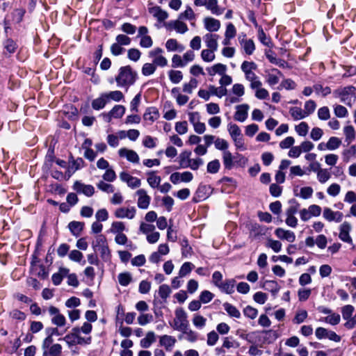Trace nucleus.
<instances>
[{
	"label": "nucleus",
	"mask_w": 356,
	"mask_h": 356,
	"mask_svg": "<svg viewBox=\"0 0 356 356\" xmlns=\"http://www.w3.org/2000/svg\"><path fill=\"white\" fill-rule=\"evenodd\" d=\"M197 81L195 79L192 78L188 83H186L183 85V91L186 93L191 94L193 89L197 87Z\"/></svg>",
	"instance_id": "49530a36"
},
{
	"label": "nucleus",
	"mask_w": 356,
	"mask_h": 356,
	"mask_svg": "<svg viewBox=\"0 0 356 356\" xmlns=\"http://www.w3.org/2000/svg\"><path fill=\"white\" fill-rule=\"evenodd\" d=\"M282 73L277 69L272 70V72L267 75L266 82L270 86H274L277 84L280 81V76H282Z\"/></svg>",
	"instance_id": "7c9ffc66"
},
{
	"label": "nucleus",
	"mask_w": 356,
	"mask_h": 356,
	"mask_svg": "<svg viewBox=\"0 0 356 356\" xmlns=\"http://www.w3.org/2000/svg\"><path fill=\"white\" fill-rule=\"evenodd\" d=\"M51 323L57 327H63L66 324V318L62 314L59 313L56 316L52 317Z\"/></svg>",
	"instance_id": "bf43d9fd"
},
{
	"label": "nucleus",
	"mask_w": 356,
	"mask_h": 356,
	"mask_svg": "<svg viewBox=\"0 0 356 356\" xmlns=\"http://www.w3.org/2000/svg\"><path fill=\"white\" fill-rule=\"evenodd\" d=\"M159 115V112L156 108H149L146 111L143 118L146 122L152 123L158 119Z\"/></svg>",
	"instance_id": "f704fd0d"
},
{
	"label": "nucleus",
	"mask_w": 356,
	"mask_h": 356,
	"mask_svg": "<svg viewBox=\"0 0 356 356\" xmlns=\"http://www.w3.org/2000/svg\"><path fill=\"white\" fill-rule=\"evenodd\" d=\"M242 72L245 74V78L248 81H253L258 76L254 73V70H257V65L252 61H243L241 66Z\"/></svg>",
	"instance_id": "423d86ee"
},
{
	"label": "nucleus",
	"mask_w": 356,
	"mask_h": 356,
	"mask_svg": "<svg viewBox=\"0 0 356 356\" xmlns=\"http://www.w3.org/2000/svg\"><path fill=\"white\" fill-rule=\"evenodd\" d=\"M73 189L79 193H83L87 197H91L95 193V188L90 184H85L79 181L74 182Z\"/></svg>",
	"instance_id": "9d476101"
},
{
	"label": "nucleus",
	"mask_w": 356,
	"mask_h": 356,
	"mask_svg": "<svg viewBox=\"0 0 356 356\" xmlns=\"http://www.w3.org/2000/svg\"><path fill=\"white\" fill-rule=\"evenodd\" d=\"M323 216L326 220L329 222L336 221L339 222L342 220L343 218L342 213L339 211H333L328 207L324 208Z\"/></svg>",
	"instance_id": "f8f14e48"
},
{
	"label": "nucleus",
	"mask_w": 356,
	"mask_h": 356,
	"mask_svg": "<svg viewBox=\"0 0 356 356\" xmlns=\"http://www.w3.org/2000/svg\"><path fill=\"white\" fill-rule=\"evenodd\" d=\"M136 213V209L134 207H121L115 209L114 216L117 218H127L131 220L134 218Z\"/></svg>",
	"instance_id": "0eeeda50"
},
{
	"label": "nucleus",
	"mask_w": 356,
	"mask_h": 356,
	"mask_svg": "<svg viewBox=\"0 0 356 356\" xmlns=\"http://www.w3.org/2000/svg\"><path fill=\"white\" fill-rule=\"evenodd\" d=\"M191 152H184L180 154L179 159V165L183 168H188V165H190L189 162L191 160L190 158Z\"/></svg>",
	"instance_id": "37998d69"
},
{
	"label": "nucleus",
	"mask_w": 356,
	"mask_h": 356,
	"mask_svg": "<svg viewBox=\"0 0 356 356\" xmlns=\"http://www.w3.org/2000/svg\"><path fill=\"white\" fill-rule=\"evenodd\" d=\"M147 181L151 188H156L159 186L161 178L160 176L156 175L154 171L147 172Z\"/></svg>",
	"instance_id": "bb28decb"
},
{
	"label": "nucleus",
	"mask_w": 356,
	"mask_h": 356,
	"mask_svg": "<svg viewBox=\"0 0 356 356\" xmlns=\"http://www.w3.org/2000/svg\"><path fill=\"white\" fill-rule=\"evenodd\" d=\"M266 246L271 248L275 252H279L282 249V245L279 241L268 238Z\"/></svg>",
	"instance_id": "3c124183"
},
{
	"label": "nucleus",
	"mask_w": 356,
	"mask_h": 356,
	"mask_svg": "<svg viewBox=\"0 0 356 356\" xmlns=\"http://www.w3.org/2000/svg\"><path fill=\"white\" fill-rule=\"evenodd\" d=\"M107 102L106 96L104 93L92 102V107L95 110H100L106 106Z\"/></svg>",
	"instance_id": "473e14b6"
},
{
	"label": "nucleus",
	"mask_w": 356,
	"mask_h": 356,
	"mask_svg": "<svg viewBox=\"0 0 356 356\" xmlns=\"http://www.w3.org/2000/svg\"><path fill=\"white\" fill-rule=\"evenodd\" d=\"M341 102L348 106H352L356 100V89L353 86H348L339 92Z\"/></svg>",
	"instance_id": "20e7f679"
},
{
	"label": "nucleus",
	"mask_w": 356,
	"mask_h": 356,
	"mask_svg": "<svg viewBox=\"0 0 356 356\" xmlns=\"http://www.w3.org/2000/svg\"><path fill=\"white\" fill-rule=\"evenodd\" d=\"M223 307L230 317L236 318H239L241 317V312H239V310L235 306L231 305L230 303H224Z\"/></svg>",
	"instance_id": "72a5a7b5"
},
{
	"label": "nucleus",
	"mask_w": 356,
	"mask_h": 356,
	"mask_svg": "<svg viewBox=\"0 0 356 356\" xmlns=\"http://www.w3.org/2000/svg\"><path fill=\"white\" fill-rule=\"evenodd\" d=\"M176 342L177 340L175 337L167 334L161 337L159 340L160 344L168 351H171Z\"/></svg>",
	"instance_id": "4be33fe9"
},
{
	"label": "nucleus",
	"mask_w": 356,
	"mask_h": 356,
	"mask_svg": "<svg viewBox=\"0 0 356 356\" xmlns=\"http://www.w3.org/2000/svg\"><path fill=\"white\" fill-rule=\"evenodd\" d=\"M84 226L83 222H78V221H72L69 223L68 227L71 232L74 236H78L80 234L81 231L83 230Z\"/></svg>",
	"instance_id": "c9c22d12"
},
{
	"label": "nucleus",
	"mask_w": 356,
	"mask_h": 356,
	"mask_svg": "<svg viewBox=\"0 0 356 356\" xmlns=\"http://www.w3.org/2000/svg\"><path fill=\"white\" fill-rule=\"evenodd\" d=\"M125 113V108L122 105H115L109 113L105 114V120L110 121L112 118H120Z\"/></svg>",
	"instance_id": "dca6fc26"
},
{
	"label": "nucleus",
	"mask_w": 356,
	"mask_h": 356,
	"mask_svg": "<svg viewBox=\"0 0 356 356\" xmlns=\"http://www.w3.org/2000/svg\"><path fill=\"white\" fill-rule=\"evenodd\" d=\"M249 106L247 104H240L236 106V113L234 115L235 120L243 122L246 120L248 117V113L249 111Z\"/></svg>",
	"instance_id": "a211bd4d"
},
{
	"label": "nucleus",
	"mask_w": 356,
	"mask_h": 356,
	"mask_svg": "<svg viewBox=\"0 0 356 356\" xmlns=\"http://www.w3.org/2000/svg\"><path fill=\"white\" fill-rule=\"evenodd\" d=\"M62 351V346L58 343L51 345L47 349V355L50 356H60Z\"/></svg>",
	"instance_id": "13d9d810"
},
{
	"label": "nucleus",
	"mask_w": 356,
	"mask_h": 356,
	"mask_svg": "<svg viewBox=\"0 0 356 356\" xmlns=\"http://www.w3.org/2000/svg\"><path fill=\"white\" fill-rule=\"evenodd\" d=\"M97 186L99 190H101L104 192L108 193H113L114 190H115L114 186L112 184H107V183L104 182V181H100L97 184Z\"/></svg>",
	"instance_id": "680f3d73"
},
{
	"label": "nucleus",
	"mask_w": 356,
	"mask_h": 356,
	"mask_svg": "<svg viewBox=\"0 0 356 356\" xmlns=\"http://www.w3.org/2000/svg\"><path fill=\"white\" fill-rule=\"evenodd\" d=\"M175 315L173 323L171 324L175 330L179 332L189 326L187 314L183 308H177L175 311Z\"/></svg>",
	"instance_id": "7ed1b4c3"
},
{
	"label": "nucleus",
	"mask_w": 356,
	"mask_h": 356,
	"mask_svg": "<svg viewBox=\"0 0 356 356\" xmlns=\"http://www.w3.org/2000/svg\"><path fill=\"white\" fill-rule=\"evenodd\" d=\"M118 153L121 157H125L131 163H138L139 161V156L134 150L122 148L119 150Z\"/></svg>",
	"instance_id": "aec40b11"
},
{
	"label": "nucleus",
	"mask_w": 356,
	"mask_h": 356,
	"mask_svg": "<svg viewBox=\"0 0 356 356\" xmlns=\"http://www.w3.org/2000/svg\"><path fill=\"white\" fill-rule=\"evenodd\" d=\"M239 43L247 55H252L255 50V44L252 39H247L245 35L238 37Z\"/></svg>",
	"instance_id": "9b49d317"
},
{
	"label": "nucleus",
	"mask_w": 356,
	"mask_h": 356,
	"mask_svg": "<svg viewBox=\"0 0 356 356\" xmlns=\"http://www.w3.org/2000/svg\"><path fill=\"white\" fill-rule=\"evenodd\" d=\"M340 315L336 313H331L329 316L325 317L321 321L327 323L332 325H336L340 322Z\"/></svg>",
	"instance_id": "a18cd8bd"
},
{
	"label": "nucleus",
	"mask_w": 356,
	"mask_h": 356,
	"mask_svg": "<svg viewBox=\"0 0 356 356\" xmlns=\"http://www.w3.org/2000/svg\"><path fill=\"white\" fill-rule=\"evenodd\" d=\"M97 250L99 251L101 258L104 261H108L111 258V252L109 250L108 245L102 246L98 248Z\"/></svg>",
	"instance_id": "0e129e2a"
},
{
	"label": "nucleus",
	"mask_w": 356,
	"mask_h": 356,
	"mask_svg": "<svg viewBox=\"0 0 356 356\" xmlns=\"http://www.w3.org/2000/svg\"><path fill=\"white\" fill-rule=\"evenodd\" d=\"M219 339L218 333L215 331L209 332L207 335V343L209 346H213Z\"/></svg>",
	"instance_id": "4d7b16f0"
},
{
	"label": "nucleus",
	"mask_w": 356,
	"mask_h": 356,
	"mask_svg": "<svg viewBox=\"0 0 356 356\" xmlns=\"http://www.w3.org/2000/svg\"><path fill=\"white\" fill-rule=\"evenodd\" d=\"M227 70V66L222 63H217L207 68V71L210 76L216 74L221 76L226 72Z\"/></svg>",
	"instance_id": "b1692460"
},
{
	"label": "nucleus",
	"mask_w": 356,
	"mask_h": 356,
	"mask_svg": "<svg viewBox=\"0 0 356 356\" xmlns=\"http://www.w3.org/2000/svg\"><path fill=\"white\" fill-rule=\"evenodd\" d=\"M354 310H355V309H354L353 306H352L350 305H348L343 307L341 309L343 318V319H349L350 318H351V316L354 312Z\"/></svg>",
	"instance_id": "338daca9"
},
{
	"label": "nucleus",
	"mask_w": 356,
	"mask_h": 356,
	"mask_svg": "<svg viewBox=\"0 0 356 356\" xmlns=\"http://www.w3.org/2000/svg\"><path fill=\"white\" fill-rule=\"evenodd\" d=\"M168 26L174 29L177 33L181 34L186 33L188 30L186 24L180 20L171 21L168 23Z\"/></svg>",
	"instance_id": "a878e982"
},
{
	"label": "nucleus",
	"mask_w": 356,
	"mask_h": 356,
	"mask_svg": "<svg viewBox=\"0 0 356 356\" xmlns=\"http://www.w3.org/2000/svg\"><path fill=\"white\" fill-rule=\"evenodd\" d=\"M220 167V161L218 159L210 161L207 166V170L209 173L216 174L218 172Z\"/></svg>",
	"instance_id": "de8ad7c7"
},
{
	"label": "nucleus",
	"mask_w": 356,
	"mask_h": 356,
	"mask_svg": "<svg viewBox=\"0 0 356 356\" xmlns=\"http://www.w3.org/2000/svg\"><path fill=\"white\" fill-rule=\"evenodd\" d=\"M212 49H205L201 52V58L204 62L210 63L215 60V51Z\"/></svg>",
	"instance_id": "e433bc0d"
},
{
	"label": "nucleus",
	"mask_w": 356,
	"mask_h": 356,
	"mask_svg": "<svg viewBox=\"0 0 356 356\" xmlns=\"http://www.w3.org/2000/svg\"><path fill=\"white\" fill-rule=\"evenodd\" d=\"M155 341V334L153 332H148L145 338L140 341V346L143 348H149Z\"/></svg>",
	"instance_id": "4c0bfd02"
},
{
	"label": "nucleus",
	"mask_w": 356,
	"mask_h": 356,
	"mask_svg": "<svg viewBox=\"0 0 356 356\" xmlns=\"http://www.w3.org/2000/svg\"><path fill=\"white\" fill-rule=\"evenodd\" d=\"M235 280L233 279L226 280L218 286V288L227 294H231L234 291Z\"/></svg>",
	"instance_id": "cd10ccee"
},
{
	"label": "nucleus",
	"mask_w": 356,
	"mask_h": 356,
	"mask_svg": "<svg viewBox=\"0 0 356 356\" xmlns=\"http://www.w3.org/2000/svg\"><path fill=\"white\" fill-rule=\"evenodd\" d=\"M222 161L225 168L232 169L234 165V156L227 150L222 152Z\"/></svg>",
	"instance_id": "c756f323"
},
{
	"label": "nucleus",
	"mask_w": 356,
	"mask_h": 356,
	"mask_svg": "<svg viewBox=\"0 0 356 356\" xmlns=\"http://www.w3.org/2000/svg\"><path fill=\"white\" fill-rule=\"evenodd\" d=\"M119 177L122 181L125 182L129 187L133 189L138 188L141 185V181L140 179L131 176L127 172H120Z\"/></svg>",
	"instance_id": "6e6552de"
},
{
	"label": "nucleus",
	"mask_w": 356,
	"mask_h": 356,
	"mask_svg": "<svg viewBox=\"0 0 356 356\" xmlns=\"http://www.w3.org/2000/svg\"><path fill=\"white\" fill-rule=\"evenodd\" d=\"M316 108V104L313 100H308L305 103L304 112L306 116H309L310 114L314 112Z\"/></svg>",
	"instance_id": "864d4df0"
},
{
	"label": "nucleus",
	"mask_w": 356,
	"mask_h": 356,
	"mask_svg": "<svg viewBox=\"0 0 356 356\" xmlns=\"http://www.w3.org/2000/svg\"><path fill=\"white\" fill-rule=\"evenodd\" d=\"M180 332H181V334L179 337L180 339H184L190 343H195L198 339L199 335L197 332L191 329L189 326Z\"/></svg>",
	"instance_id": "f3484780"
},
{
	"label": "nucleus",
	"mask_w": 356,
	"mask_h": 356,
	"mask_svg": "<svg viewBox=\"0 0 356 356\" xmlns=\"http://www.w3.org/2000/svg\"><path fill=\"white\" fill-rule=\"evenodd\" d=\"M118 278L119 284L123 286H127L132 281L131 275L128 272L120 273Z\"/></svg>",
	"instance_id": "79ce46f5"
},
{
	"label": "nucleus",
	"mask_w": 356,
	"mask_h": 356,
	"mask_svg": "<svg viewBox=\"0 0 356 356\" xmlns=\"http://www.w3.org/2000/svg\"><path fill=\"white\" fill-rule=\"evenodd\" d=\"M136 76V72L130 66H124L120 68L115 81L119 87L128 88L135 83Z\"/></svg>",
	"instance_id": "f257e3e1"
},
{
	"label": "nucleus",
	"mask_w": 356,
	"mask_h": 356,
	"mask_svg": "<svg viewBox=\"0 0 356 356\" xmlns=\"http://www.w3.org/2000/svg\"><path fill=\"white\" fill-rule=\"evenodd\" d=\"M140 56L141 53L138 49L131 48L128 50L127 56L131 60L136 62L140 59Z\"/></svg>",
	"instance_id": "69168bd1"
},
{
	"label": "nucleus",
	"mask_w": 356,
	"mask_h": 356,
	"mask_svg": "<svg viewBox=\"0 0 356 356\" xmlns=\"http://www.w3.org/2000/svg\"><path fill=\"white\" fill-rule=\"evenodd\" d=\"M243 314L246 317L254 319L258 315V310L251 306H247L243 309Z\"/></svg>",
	"instance_id": "e2e57ef3"
},
{
	"label": "nucleus",
	"mask_w": 356,
	"mask_h": 356,
	"mask_svg": "<svg viewBox=\"0 0 356 356\" xmlns=\"http://www.w3.org/2000/svg\"><path fill=\"white\" fill-rule=\"evenodd\" d=\"M194 265L191 262H185L182 264L181 266L179 271V275L180 277H183L188 275L191 270L193 269Z\"/></svg>",
	"instance_id": "c03bdc74"
},
{
	"label": "nucleus",
	"mask_w": 356,
	"mask_h": 356,
	"mask_svg": "<svg viewBox=\"0 0 356 356\" xmlns=\"http://www.w3.org/2000/svg\"><path fill=\"white\" fill-rule=\"evenodd\" d=\"M289 113L294 120H301L307 117L303 109L300 107L291 108Z\"/></svg>",
	"instance_id": "ea45409f"
},
{
	"label": "nucleus",
	"mask_w": 356,
	"mask_h": 356,
	"mask_svg": "<svg viewBox=\"0 0 356 356\" xmlns=\"http://www.w3.org/2000/svg\"><path fill=\"white\" fill-rule=\"evenodd\" d=\"M317 179L321 184L326 183L331 177V173L327 169L322 168L316 174Z\"/></svg>",
	"instance_id": "58836bf2"
},
{
	"label": "nucleus",
	"mask_w": 356,
	"mask_h": 356,
	"mask_svg": "<svg viewBox=\"0 0 356 356\" xmlns=\"http://www.w3.org/2000/svg\"><path fill=\"white\" fill-rule=\"evenodd\" d=\"M204 28L209 32L218 31L221 26L219 20L211 17H207L203 19Z\"/></svg>",
	"instance_id": "4468645a"
},
{
	"label": "nucleus",
	"mask_w": 356,
	"mask_h": 356,
	"mask_svg": "<svg viewBox=\"0 0 356 356\" xmlns=\"http://www.w3.org/2000/svg\"><path fill=\"white\" fill-rule=\"evenodd\" d=\"M351 230V225L348 222H344L341 225V231L339 233V238L348 243L352 244L353 240L350 237L349 232Z\"/></svg>",
	"instance_id": "6ab92c4d"
},
{
	"label": "nucleus",
	"mask_w": 356,
	"mask_h": 356,
	"mask_svg": "<svg viewBox=\"0 0 356 356\" xmlns=\"http://www.w3.org/2000/svg\"><path fill=\"white\" fill-rule=\"evenodd\" d=\"M139 230L142 234L147 235V234L155 231V226L153 224L141 222Z\"/></svg>",
	"instance_id": "603ef678"
},
{
	"label": "nucleus",
	"mask_w": 356,
	"mask_h": 356,
	"mask_svg": "<svg viewBox=\"0 0 356 356\" xmlns=\"http://www.w3.org/2000/svg\"><path fill=\"white\" fill-rule=\"evenodd\" d=\"M219 35L218 34L208 33L203 37L205 44L208 49H212L213 50L218 49Z\"/></svg>",
	"instance_id": "ddd939ff"
},
{
	"label": "nucleus",
	"mask_w": 356,
	"mask_h": 356,
	"mask_svg": "<svg viewBox=\"0 0 356 356\" xmlns=\"http://www.w3.org/2000/svg\"><path fill=\"white\" fill-rule=\"evenodd\" d=\"M149 12L153 17L156 18L159 22H163L168 17V13L162 10L159 6L149 8Z\"/></svg>",
	"instance_id": "412c9836"
},
{
	"label": "nucleus",
	"mask_w": 356,
	"mask_h": 356,
	"mask_svg": "<svg viewBox=\"0 0 356 356\" xmlns=\"http://www.w3.org/2000/svg\"><path fill=\"white\" fill-rule=\"evenodd\" d=\"M207 10H209L213 15H220L224 12V8H221L218 6V0H208L205 7Z\"/></svg>",
	"instance_id": "393cba45"
},
{
	"label": "nucleus",
	"mask_w": 356,
	"mask_h": 356,
	"mask_svg": "<svg viewBox=\"0 0 356 356\" xmlns=\"http://www.w3.org/2000/svg\"><path fill=\"white\" fill-rule=\"evenodd\" d=\"M334 115L338 118H346L348 115L347 108L342 105H335L334 107Z\"/></svg>",
	"instance_id": "09e8293b"
},
{
	"label": "nucleus",
	"mask_w": 356,
	"mask_h": 356,
	"mask_svg": "<svg viewBox=\"0 0 356 356\" xmlns=\"http://www.w3.org/2000/svg\"><path fill=\"white\" fill-rule=\"evenodd\" d=\"M307 312L305 309L298 310L296 316L293 320V323L296 324H300L305 321V320L307 317Z\"/></svg>",
	"instance_id": "8fccbe9b"
},
{
	"label": "nucleus",
	"mask_w": 356,
	"mask_h": 356,
	"mask_svg": "<svg viewBox=\"0 0 356 356\" xmlns=\"http://www.w3.org/2000/svg\"><path fill=\"white\" fill-rule=\"evenodd\" d=\"M169 79L174 84L179 83L183 79V73L179 70H170L168 72Z\"/></svg>",
	"instance_id": "2f4dec72"
},
{
	"label": "nucleus",
	"mask_w": 356,
	"mask_h": 356,
	"mask_svg": "<svg viewBox=\"0 0 356 356\" xmlns=\"http://www.w3.org/2000/svg\"><path fill=\"white\" fill-rule=\"evenodd\" d=\"M163 50L160 47H156L148 52V56L152 58V63L157 67H164L168 65L167 58L163 56Z\"/></svg>",
	"instance_id": "39448f33"
},
{
	"label": "nucleus",
	"mask_w": 356,
	"mask_h": 356,
	"mask_svg": "<svg viewBox=\"0 0 356 356\" xmlns=\"http://www.w3.org/2000/svg\"><path fill=\"white\" fill-rule=\"evenodd\" d=\"M275 234L280 239L286 240L290 243H293L296 240V235L294 232L290 230H286L280 227L275 229Z\"/></svg>",
	"instance_id": "2eb2a0df"
},
{
	"label": "nucleus",
	"mask_w": 356,
	"mask_h": 356,
	"mask_svg": "<svg viewBox=\"0 0 356 356\" xmlns=\"http://www.w3.org/2000/svg\"><path fill=\"white\" fill-rule=\"evenodd\" d=\"M158 292H159V296L162 299L165 300L168 298V297L170 296V294L171 293V289L168 285L162 284L159 286Z\"/></svg>",
	"instance_id": "052dcab7"
},
{
	"label": "nucleus",
	"mask_w": 356,
	"mask_h": 356,
	"mask_svg": "<svg viewBox=\"0 0 356 356\" xmlns=\"http://www.w3.org/2000/svg\"><path fill=\"white\" fill-rule=\"evenodd\" d=\"M138 196L137 206L141 209H147L150 204L151 197L144 189H139L136 193Z\"/></svg>",
	"instance_id": "1a4fd4ad"
},
{
	"label": "nucleus",
	"mask_w": 356,
	"mask_h": 356,
	"mask_svg": "<svg viewBox=\"0 0 356 356\" xmlns=\"http://www.w3.org/2000/svg\"><path fill=\"white\" fill-rule=\"evenodd\" d=\"M125 229V225L124 222L120 221L113 222L111 224L110 231L113 234L122 233Z\"/></svg>",
	"instance_id": "5fc2aeb1"
},
{
	"label": "nucleus",
	"mask_w": 356,
	"mask_h": 356,
	"mask_svg": "<svg viewBox=\"0 0 356 356\" xmlns=\"http://www.w3.org/2000/svg\"><path fill=\"white\" fill-rule=\"evenodd\" d=\"M236 35V29L232 23H229L226 26L225 36L233 39Z\"/></svg>",
	"instance_id": "774afa93"
},
{
	"label": "nucleus",
	"mask_w": 356,
	"mask_h": 356,
	"mask_svg": "<svg viewBox=\"0 0 356 356\" xmlns=\"http://www.w3.org/2000/svg\"><path fill=\"white\" fill-rule=\"evenodd\" d=\"M63 340L69 347L75 345L90 344L91 343V337H83L79 335V330L77 327H73L71 332L65 336Z\"/></svg>",
	"instance_id": "f03ea898"
},
{
	"label": "nucleus",
	"mask_w": 356,
	"mask_h": 356,
	"mask_svg": "<svg viewBox=\"0 0 356 356\" xmlns=\"http://www.w3.org/2000/svg\"><path fill=\"white\" fill-rule=\"evenodd\" d=\"M165 48L168 51L182 52L185 49V47L179 44L176 39H168L165 42Z\"/></svg>",
	"instance_id": "5701e85b"
},
{
	"label": "nucleus",
	"mask_w": 356,
	"mask_h": 356,
	"mask_svg": "<svg viewBox=\"0 0 356 356\" xmlns=\"http://www.w3.org/2000/svg\"><path fill=\"white\" fill-rule=\"evenodd\" d=\"M192 322L195 328L202 330L205 327L207 320L203 316L196 313L193 316Z\"/></svg>",
	"instance_id": "c85d7f7f"
},
{
	"label": "nucleus",
	"mask_w": 356,
	"mask_h": 356,
	"mask_svg": "<svg viewBox=\"0 0 356 356\" xmlns=\"http://www.w3.org/2000/svg\"><path fill=\"white\" fill-rule=\"evenodd\" d=\"M105 96H106L107 101L109 99H112L115 102H119L123 98V94L122 92L119 90L111 91L108 93H104Z\"/></svg>",
	"instance_id": "6e6d98bb"
},
{
	"label": "nucleus",
	"mask_w": 356,
	"mask_h": 356,
	"mask_svg": "<svg viewBox=\"0 0 356 356\" xmlns=\"http://www.w3.org/2000/svg\"><path fill=\"white\" fill-rule=\"evenodd\" d=\"M156 70V66L152 63H146L142 67V74L145 76L153 74Z\"/></svg>",
	"instance_id": "a19ab883"
}]
</instances>
